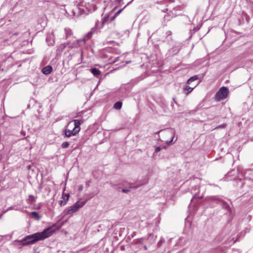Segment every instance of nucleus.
<instances>
[{
	"label": "nucleus",
	"mask_w": 253,
	"mask_h": 253,
	"mask_svg": "<svg viewBox=\"0 0 253 253\" xmlns=\"http://www.w3.org/2000/svg\"><path fill=\"white\" fill-rule=\"evenodd\" d=\"M54 232L53 227H49L42 232H37L35 234L26 236L21 240L17 241L19 245L27 246L33 244L37 241L42 240L49 237Z\"/></svg>",
	"instance_id": "nucleus-1"
},
{
	"label": "nucleus",
	"mask_w": 253,
	"mask_h": 253,
	"mask_svg": "<svg viewBox=\"0 0 253 253\" xmlns=\"http://www.w3.org/2000/svg\"><path fill=\"white\" fill-rule=\"evenodd\" d=\"M99 24V22L97 21L94 26V27L91 28L90 31L88 32L84 37L80 39L75 41L72 43L69 42H68L66 44L63 43L61 44L59 46V48H61V50L64 49L67 45L69 46V47L74 48L75 47L78 46V44L81 42H84L87 40H88L92 37L93 34L95 32V31L98 28Z\"/></svg>",
	"instance_id": "nucleus-2"
},
{
	"label": "nucleus",
	"mask_w": 253,
	"mask_h": 253,
	"mask_svg": "<svg viewBox=\"0 0 253 253\" xmlns=\"http://www.w3.org/2000/svg\"><path fill=\"white\" fill-rule=\"evenodd\" d=\"M92 1H93V0H92ZM82 7H84L88 11H93L96 9L95 2H93L92 3H90L89 2L86 3L82 1L80 5H77L73 9V11L75 15L78 16L85 12L84 9Z\"/></svg>",
	"instance_id": "nucleus-3"
},
{
	"label": "nucleus",
	"mask_w": 253,
	"mask_h": 253,
	"mask_svg": "<svg viewBox=\"0 0 253 253\" xmlns=\"http://www.w3.org/2000/svg\"><path fill=\"white\" fill-rule=\"evenodd\" d=\"M74 123V127L72 130L69 129H66L64 130L65 135L67 137H70L72 136L76 135L81 129L80 125L83 123V121L79 120H74L72 122L69 123L68 126H70L71 123Z\"/></svg>",
	"instance_id": "nucleus-4"
},
{
	"label": "nucleus",
	"mask_w": 253,
	"mask_h": 253,
	"mask_svg": "<svg viewBox=\"0 0 253 253\" xmlns=\"http://www.w3.org/2000/svg\"><path fill=\"white\" fill-rule=\"evenodd\" d=\"M85 201H78L73 206L68 207L66 210V214L72 215L75 212L78 211L85 204Z\"/></svg>",
	"instance_id": "nucleus-5"
},
{
	"label": "nucleus",
	"mask_w": 253,
	"mask_h": 253,
	"mask_svg": "<svg viewBox=\"0 0 253 253\" xmlns=\"http://www.w3.org/2000/svg\"><path fill=\"white\" fill-rule=\"evenodd\" d=\"M229 93L228 88L225 86H222L219 88L218 91L214 95V99L216 101H220L227 98Z\"/></svg>",
	"instance_id": "nucleus-6"
},
{
	"label": "nucleus",
	"mask_w": 253,
	"mask_h": 253,
	"mask_svg": "<svg viewBox=\"0 0 253 253\" xmlns=\"http://www.w3.org/2000/svg\"><path fill=\"white\" fill-rule=\"evenodd\" d=\"M200 192V187L199 186H195L193 187L191 190V193L193 195V197L191 199V201H193V199L196 198H202V196L197 197V194Z\"/></svg>",
	"instance_id": "nucleus-7"
},
{
	"label": "nucleus",
	"mask_w": 253,
	"mask_h": 253,
	"mask_svg": "<svg viewBox=\"0 0 253 253\" xmlns=\"http://www.w3.org/2000/svg\"><path fill=\"white\" fill-rule=\"evenodd\" d=\"M46 42L48 45H53L55 43L53 35L52 34H49L46 38Z\"/></svg>",
	"instance_id": "nucleus-8"
},
{
	"label": "nucleus",
	"mask_w": 253,
	"mask_h": 253,
	"mask_svg": "<svg viewBox=\"0 0 253 253\" xmlns=\"http://www.w3.org/2000/svg\"><path fill=\"white\" fill-rule=\"evenodd\" d=\"M52 71V67L51 66L48 65L42 69V73L44 75H48L50 74Z\"/></svg>",
	"instance_id": "nucleus-9"
},
{
	"label": "nucleus",
	"mask_w": 253,
	"mask_h": 253,
	"mask_svg": "<svg viewBox=\"0 0 253 253\" xmlns=\"http://www.w3.org/2000/svg\"><path fill=\"white\" fill-rule=\"evenodd\" d=\"M64 30L65 33L66 39H67L68 38L72 36L73 32L71 29L69 28H65Z\"/></svg>",
	"instance_id": "nucleus-10"
},
{
	"label": "nucleus",
	"mask_w": 253,
	"mask_h": 253,
	"mask_svg": "<svg viewBox=\"0 0 253 253\" xmlns=\"http://www.w3.org/2000/svg\"><path fill=\"white\" fill-rule=\"evenodd\" d=\"M91 73L95 77H98L100 74V71L97 68H92L90 69Z\"/></svg>",
	"instance_id": "nucleus-11"
},
{
	"label": "nucleus",
	"mask_w": 253,
	"mask_h": 253,
	"mask_svg": "<svg viewBox=\"0 0 253 253\" xmlns=\"http://www.w3.org/2000/svg\"><path fill=\"white\" fill-rule=\"evenodd\" d=\"M198 76H197V75L191 77L190 78H189L188 80L187 84H191L193 82L197 80L198 79Z\"/></svg>",
	"instance_id": "nucleus-12"
},
{
	"label": "nucleus",
	"mask_w": 253,
	"mask_h": 253,
	"mask_svg": "<svg viewBox=\"0 0 253 253\" xmlns=\"http://www.w3.org/2000/svg\"><path fill=\"white\" fill-rule=\"evenodd\" d=\"M122 103L120 101L116 102L114 105V108L117 110L120 109L122 108Z\"/></svg>",
	"instance_id": "nucleus-13"
},
{
	"label": "nucleus",
	"mask_w": 253,
	"mask_h": 253,
	"mask_svg": "<svg viewBox=\"0 0 253 253\" xmlns=\"http://www.w3.org/2000/svg\"><path fill=\"white\" fill-rule=\"evenodd\" d=\"M31 214L32 216L35 218L37 220H39L41 218V216L39 215V213L36 211H32L31 213Z\"/></svg>",
	"instance_id": "nucleus-14"
},
{
	"label": "nucleus",
	"mask_w": 253,
	"mask_h": 253,
	"mask_svg": "<svg viewBox=\"0 0 253 253\" xmlns=\"http://www.w3.org/2000/svg\"><path fill=\"white\" fill-rule=\"evenodd\" d=\"M69 196H70V195L69 193L66 194L65 195H63L62 198L63 199V200L64 201V204H66L67 202L68 201Z\"/></svg>",
	"instance_id": "nucleus-15"
},
{
	"label": "nucleus",
	"mask_w": 253,
	"mask_h": 253,
	"mask_svg": "<svg viewBox=\"0 0 253 253\" xmlns=\"http://www.w3.org/2000/svg\"><path fill=\"white\" fill-rule=\"evenodd\" d=\"M194 88V87H190L189 86H186L185 88V91H186V94H188V93L191 92L193 90Z\"/></svg>",
	"instance_id": "nucleus-16"
},
{
	"label": "nucleus",
	"mask_w": 253,
	"mask_h": 253,
	"mask_svg": "<svg viewBox=\"0 0 253 253\" xmlns=\"http://www.w3.org/2000/svg\"><path fill=\"white\" fill-rule=\"evenodd\" d=\"M143 240V238H142L137 239L135 241V243L136 244H142Z\"/></svg>",
	"instance_id": "nucleus-17"
},
{
	"label": "nucleus",
	"mask_w": 253,
	"mask_h": 253,
	"mask_svg": "<svg viewBox=\"0 0 253 253\" xmlns=\"http://www.w3.org/2000/svg\"><path fill=\"white\" fill-rule=\"evenodd\" d=\"M69 143L68 142H64L62 144V147L63 148H66L69 146Z\"/></svg>",
	"instance_id": "nucleus-18"
},
{
	"label": "nucleus",
	"mask_w": 253,
	"mask_h": 253,
	"mask_svg": "<svg viewBox=\"0 0 253 253\" xmlns=\"http://www.w3.org/2000/svg\"><path fill=\"white\" fill-rule=\"evenodd\" d=\"M29 200L32 202H35V198L33 195H30L29 196Z\"/></svg>",
	"instance_id": "nucleus-19"
},
{
	"label": "nucleus",
	"mask_w": 253,
	"mask_h": 253,
	"mask_svg": "<svg viewBox=\"0 0 253 253\" xmlns=\"http://www.w3.org/2000/svg\"><path fill=\"white\" fill-rule=\"evenodd\" d=\"M123 8H122V9H120L119 11H118L116 13V14H115L114 16L113 17L111 18V19H112V20L114 19V18H115V17H116V16H118V15H119V14L122 12V11H123Z\"/></svg>",
	"instance_id": "nucleus-20"
},
{
	"label": "nucleus",
	"mask_w": 253,
	"mask_h": 253,
	"mask_svg": "<svg viewBox=\"0 0 253 253\" xmlns=\"http://www.w3.org/2000/svg\"><path fill=\"white\" fill-rule=\"evenodd\" d=\"M212 200L216 203H219L221 202V201L218 198L215 197H212Z\"/></svg>",
	"instance_id": "nucleus-21"
},
{
	"label": "nucleus",
	"mask_w": 253,
	"mask_h": 253,
	"mask_svg": "<svg viewBox=\"0 0 253 253\" xmlns=\"http://www.w3.org/2000/svg\"><path fill=\"white\" fill-rule=\"evenodd\" d=\"M226 126V125L225 124H222L221 125H219L217 126L216 128H224Z\"/></svg>",
	"instance_id": "nucleus-22"
},
{
	"label": "nucleus",
	"mask_w": 253,
	"mask_h": 253,
	"mask_svg": "<svg viewBox=\"0 0 253 253\" xmlns=\"http://www.w3.org/2000/svg\"><path fill=\"white\" fill-rule=\"evenodd\" d=\"M108 19H109V17L108 16L105 17L103 18V22H102V25H103L105 22L108 21Z\"/></svg>",
	"instance_id": "nucleus-23"
},
{
	"label": "nucleus",
	"mask_w": 253,
	"mask_h": 253,
	"mask_svg": "<svg viewBox=\"0 0 253 253\" xmlns=\"http://www.w3.org/2000/svg\"><path fill=\"white\" fill-rule=\"evenodd\" d=\"M122 192H123L124 193H127L128 192H129V190L128 189H123Z\"/></svg>",
	"instance_id": "nucleus-24"
},
{
	"label": "nucleus",
	"mask_w": 253,
	"mask_h": 253,
	"mask_svg": "<svg viewBox=\"0 0 253 253\" xmlns=\"http://www.w3.org/2000/svg\"><path fill=\"white\" fill-rule=\"evenodd\" d=\"M161 150V147H157L156 149H155V152H158L159 151H160V150Z\"/></svg>",
	"instance_id": "nucleus-25"
},
{
	"label": "nucleus",
	"mask_w": 253,
	"mask_h": 253,
	"mask_svg": "<svg viewBox=\"0 0 253 253\" xmlns=\"http://www.w3.org/2000/svg\"><path fill=\"white\" fill-rule=\"evenodd\" d=\"M64 200H60L59 201V204L62 206V205H65V204H64Z\"/></svg>",
	"instance_id": "nucleus-26"
},
{
	"label": "nucleus",
	"mask_w": 253,
	"mask_h": 253,
	"mask_svg": "<svg viewBox=\"0 0 253 253\" xmlns=\"http://www.w3.org/2000/svg\"><path fill=\"white\" fill-rule=\"evenodd\" d=\"M163 242H164V241H163L162 239H161V240L158 242V245H159V246H160V245H161V244Z\"/></svg>",
	"instance_id": "nucleus-27"
},
{
	"label": "nucleus",
	"mask_w": 253,
	"mask_h": 253,
	"mask_svg": "<svg viewBox=\"0 0 253 253\" xmlns=\"http://www.w3.org/2000/svg\"><path fill=\"white\" fill-rule=\"evenodd\" d=\"M136 235V233L135 232H133L132 234H131V236L132 237H134Z\"/></svg>",
	"instance_id": "nucleus-28"
},
{
	"label": "nucleus",
	"mask_w": 253,
	"mask_h": 253,
	"mask_svg": "<svg viewBox=\"0 0 253 253\" xmlns=\"http://www.w3.org/2000/svg\"><path fill=\"white\" fill-rule=\"evenodd\" d=\"M173 138H174V137L173 136L172 138V139L170 141H169V142H168L167 143L168 144L172 142V141L173 140Z\"/></svg>",
	"instance_id": "nucleus-29"
},
{
	"label": "nucleus",
	"mask_w": 253,
	"mask_h": 253,
	"mask_svg": "<svg viewBox=\"0 0 253 253\" xmlns=\"http://www.w3.org/2000/svg\"><path fill=\"white\" fill-rule=\"evenodd\" d=\"M193 180H194V181H199V179L198 178H195L193 179Z\"/></svg>",
	"instance_id": "nucleus-30"
},
{
	"label": "nucleus",
	"mask_w": 253,
	"mask_h": 253,
	"mask_svg": "<svg viewBox=\"0 0 253 253\" xmlns=\"http://www.w3.org/2000/svg\"><path fill=\"white\" fill-rule=\"evenodd\" d=\"M82 189H83V187L81 186H80V187H79V190L80 191H81V190H82Z\"/></svg>",
	"instance_id": "nucleus-31"
},
{
	"label": "nucleus",
	"mask_w": 253,
	"mask_h": 253,
	"mask_svg": "<svg viewBox=\"0 0 253 253\" xmlns=\"http://www.w3.org/2000/svg\"><path fill=\"white\" fill-rule=\"evenodd\" d=\"M140 186V185H138V186H136L135 187H134V188H137L138 187H139Z\"/></svg>",
	"instance_id": "nucleus-32"
},
{
	"label": "nucleus",
	"mask_w": 253,
	"mask_h": 253,
	"mask_svg": "<svg viewBox=\"0 0 253 253\" xmlns=\"http://www.w3.org/2000/svg\"><path fill=\"white\" fill-rule=\"evenodd\" d=\"M144 249H145V250H147V246H144Z\"/></svg>",
	"instance_id": "nucleus-33"
},
{
	"label": "nucleus",
	"mask_w": 253,
	"mask_h": 253,
	"mask_svg": "<svg viewBox=\"0 0 253 253\" xmlns=\"http://www.w3.org/2000/svg\"><path fill=\"white\" fill-rule=\"evenodd\" d=\"M130 61L126 62V64L129 63Z\"/></svg>",
	"instance_id": "nucleus-34"
},
{
	"label": "nucleus",
	"mask_w": 253,
	"mask_h": 253,
	"mask_svg": "<svg viewBox=\"0 0 253 253\" xmlns=\"http://www.w3.org/2000/svg\"><path fill=\"white\" fill-rule=\"evenodd\" d=\"M226 206L227 207H229V206H228L227 205H226Z\"/></svg>",
	"instance_id": "nucleus-35"
}]
</instances>
